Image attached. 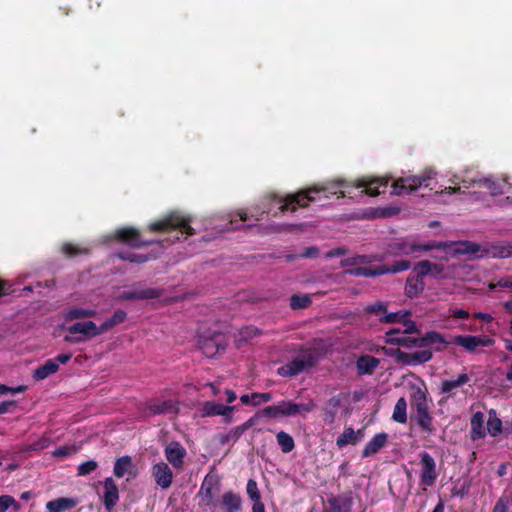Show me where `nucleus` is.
Listing matches in <instances>:
<instances>
[{
	"label": "nucleus",
	"instance_id": "1",
	"mask_svg": "<svg viewBox=\"0 0 512 512\" xmlns=\"http://www.w3.org/2000/svg\"><path fill=\"white\" fill-rule=\"evenodd\" d=\"M337 187H347L343 180H337L329 186L313 185L296 193H291L285 197L274 193L269 194L266 200L269 203L279 205L280 212H295L298 208L308 207L311 202L320 201L322 198H329V195H337L338 198L346 196L345 191H337Z\"/></svg>",
	"mask_w": 512,
	"mask_h": 512
},
{
	"label": "nucleus",
	"instance_id": "2",
	"mask_svg": "<svg viewBox=\"0 0 512 512\" xmlns=\"http://www.w3.org/2000/svg\"><path fill=\"white\" fill-rule=\"evenodd\" d=\"M384 342L388 345L403 347L406 349H412L415 347L423 349H429L431 345L438 343H446V339L443 334L430 331L422 337H411L408 334H402L401 329L393 328L385 333Z\"/></svg>",
	"mask_w": 512,
	"mask_h": 512
},
{
	"label": "nucleus",
	"instance_id": "3",
	"mask_svg": "<svg viewBox=\"0 0 512 512\" xmlns=\"http://www.w3.org/2000/svg\"><path fill=\"white\" fill-rule=\"evenodd\" d=\"M191 221L190 216L183 215L180 212H171L163 218L150 223L147 229L153 233L178 231L181 235L192 236L195 234V230L190 225Z\"/></svg>",
	"mask_w": 512,
	"mask_h": 512
},
{
	"label": "nucleus",
	"instance_id": "4",
	"mask_svg": "<svg viewBox=\"0 0 512 512\" xmlns=\"http://www.w3.org/2000/svg\"><path fill=\"white\" fill-rule=\"evenodd\" d=\"M317 363L316 351L312 348L302 347L294 358L278 368L277 373L282 377H293L307 368L314 367Z\"/></svg>",
	"mask_w": 512,
	"mask_h": 512
},
{
	"label": "nucleus",
	"instance_id": "5",
	"mask_svg": "<svg viewBox=\"0 0 512 512\" xmlns=\"http://www.w3.org/2000/svg\"><path fill=\"white\" fill-rule=\"evenodd\" d=\"M67 331L64 341L71 344H79L102 334L100 326L93 321L76 322L69 326Z\"/></svg>",
	"mask_w": 512,
	"mask_h": 512
},
{
	"label": "nucleus",
	"instance_id": "6",
	"mask_svg": "<svg viewBox=\"0 0 512 512\" xmlns=\"http://www.w3.org/2000/svg\"><path fill=\"white\" fill-rule=\"evenodd\" d=\"M413 401L416 423L422 432L432 435L435 432V427L433 426V417L429 411L425 393L418 389L413 396Z\"/></svg>",
	"mask_w": 512,
	"mask_h": 512
},
{
	"label": "nucleus",
	"instance_id": "7",
	"mask_svg": "<svg viewBox=\"0 0 512 512\" xmlns=\"http://www.w3.org/2000/svg\"><path fill=\"white\" fill-rule=\"evenodd\" d=\"M385 355L394 358L396 363L406 366H416L429 362L433 358L431 349L418 350L412 353L402 351L400 348H385Z\"/></svg>",
	"mask_w": 512,
	"mask_h": 512
},
{
	"label": "nucleus",
	"instance_id": "8",
	"mask_svg": "<svg viewBox=\"0 0 512 512\" xmlns=\"http://www.w3.org/2000/svg\"><path fill=\"white\" fill-rule=\"evenodd\" d=\"M113 238L119 243L131 248L139 249L160 243L157 239H144L140 231L134 227L126 226L115 230Z\"/></svg>",
	"mask_w": 512,
	"mask_h": 512
},
{
	"label": "nucleus",
	"instance_id": "9",
	"mask_svg": "<svg viewBox=\"0 0 512 512\" xmlns=\"http://www.w3.org/2000/svg\"><path fill=\"white\" fill-rule=\"evenodd\" d=\"M221 481L218 475L208 473L200 486V489L197 493V497L199 498V505L201 507H211L216 506L217 502L215 501V496L220 492Z\"/></svg>",
	"mask_w": 512,
	"mask_h": 512
},
{
	"label": "nucleus",
	"instance_id": "10",
	"mask_svg": "<svg viewBox=\"0 0 512 512\" xmlns=\"http://www.w3.org/2000/svg\"><path fill=\"white\" fill-rule=\"evenodd\" d=\"M432 171L419 176L402 177L394 181L392 185V194L403 195L416 191L419 187H429V181L432 179Z\"/></svg>",
	"mask_w": 512,
	"mask_h": 512
},
{
	"label": "nucleus",
	"instance_id": "11",
	"mask_svg": "<svg viewBox=\"0 0 512 512\" xmlns=\"http://www.w3.org/2000/svg\"><path fill=\"white\" fill-rule=\"evenodd\" d=\"M447 243L430 241L425 244H415L406 239H401L391 245V251L394 256L411 255L416 252L430 251L434 249H445Z\"/></svg>",
	"mask_w": 512,
	"mask_h": 512
},
{
	"label": "nucleus",
	"instance_id": "12",
	"mask_svg": "<svg viewBox=\"0 0 512 512\" xmlns=\"http://www.w3.org/2000/svg\"><path fill=\"white\" fill-rule=\"evenodd\" d=\"M445 344H454L463 347L466 351L473 353L477 347H489L494 344V340L487 335H456Z\"/></svg>",
	"mask_w": 512,
	"mask_h": 512
},
{
	"label": "nucleus",
	"instance_id": "13",
	"mask_svg": "<svg viewBox=\"0 0 512 512\" xmlns=\"http://www.w3.org/2000/svg\"><path fill=\"white\" fill-rule=\"evenodd\" d=\"M198 347L206 357L212 358L219 353V351H224L226 345L223 335L219 332H213L209 336L199 334Z\"/></svg>",
	"mask_w": 512,
	"mask_h": 512
},
{
	"label": "nucleus",
	"instance_id": "14",
	"mask_svg": "<svg viewBox=\"0 0 512 512\" xmlns=\"http://www.w3.org/2000/svg\"><path fill=\"white\" fill-rule=\"evenodd\" d=\"M421 473L420 481L424 486L434 485L438 473L434 458L426 451L420 454Z\"/></svg>",
	"mask_w": 512,
	"mask_h": 512
},
{
	"label": "nucleus",
	"instance_id": "15",
	"mask_svg": "<svg viewBox=\"0 0 512 512\" xmlns=\"http://www.w3.org/2000/svg\"><path fill=\"white\" fill-rule=\"evenodd\" d=\"M179 410L177 402L171 399L162 400L153 398L147 402L144 411L146 416L162 415V414H175Z\"/></svg>",
	"mask_w": 512,
	"mask_h": 512
},
{
	"label": "nucleus",
	"instance_id": "16",
	"mask_svg": "<svg viewBox=\"0 0 512 512\" xmlns=\"http://www.w3.org/2000/svg\"><path fill=\"white\" fill-rule=\"evenodd\" d=\"M163 293L162 288H137L123 291L118 298L122 301L150 300L161 297Z\"/></svg>",
	"mask_w": 512,
	"mask_h": 512
},
{
	"label": "nucleus",
	"instance_id": "17",
	"mask_svg": "<svg viewBox=\"0 0 512 512\" xmlns=\"http://www.w3.org/2000/svg\"><path fill=\"white\" fill-rule=\"evenodd\" d=\"M104 507L107 511H112L119 501V489L112 477H107L103 481V492L101 495Z\"/></svg>",
	"mask_w": 512,
	"mask_h": 512
},
{
	"label": "nucleus",
	"instance_id": "18",
	"mask_svg": "<svg viewBox=\"0 0 512 512\" xmlns=\"http://www.w3.org/2000/svg\"><path fill=\"white\" fill-rule=\"evenodd\" d=\"M236 409L235 406H225L214 401H206L202 406V415L205 417L223 416L226 423L232 421L231 413Z\"/></svg>",
	"mask_w": 512,
	"mask_h": 512
},
{
	"label": "nucleus",
	"instance_id": "19",
	"mask_svg": "<svg viewBox=\"0 0 512 512\" xmlns=\"http://www.w3.org/2000/svg\"><path fill=\"white\" fill-rule=\"evenodd\" d=\"M424 275L420 274V271L414 270L407 277L404 293L410 298L418 297L425 289Z\"/></svg>",
	"mask_w": 512,
	"mask_h": 512
},
{
	"label": "nucleus",
	"instance_id": "20",
	"mask_svg": "<svg viewBox=\"0 0 512 512\" xmlns=\"http://www.w3.org/2000/svg\"><path fill=\"white\" fill-rule=\"evenodd\" d=\"M165 456L174 468L179 469L184 464L186 450L179 442L172 441L165 447Z\"/></svg>",
	"mask_w": 512,
	"mask_h": 512
},
{
	"label": "nucleus",
	"instance_id": "21",
	"mask_svg": "<svg viewBox=\"0 0 512 512\" xmlns=\"http://www.w3.org/2000/svg\"><path fill=\"white\" fill-rule=\"evenodd\" d=\"M152 475L155 482L162 489H167L171 486L173 480V472L165 462H159L153 465Z\"/></svg>",
	"mask_w": 512,
	"mask_h": 512
},
{
	"label": "nucleus",
	"instance_id": "22",
	"mask_svg": "<svg viewBox=\"0 0 512 512\" xmlns=\"http://www.w3.org/2000/svg\"><path fill=\"white\" fill-rule=\"evenodd\" d=\"M262 413L271 418L294 417L293 401L282 400L276 405L266 406Z\"/></svg>",
	"mask_w": 512,
	"mask_h": 512
},
{
	"label": "nucleus",
	"instance_id": "23",
	"mask_svg": "<svg viewBox=\"0 0 512 512\" xmlns=\"http://www.w3.org/2000/svg\"><path fill=\"white\" fill-rule=\"evenodd\" d=\"M389 179L387 178H373V179H359L355 185L357 188H364L363 192L370 196H377L380 194V187H387Z\"/></svg>",
	"mask_w": 512,
	"mask_h": 512
},
{
	"label": "nucleus",
	"instance_id": "24",
	"mask_svg": "<svg viewBox=\"0 0 512 512\" xmlns=\"http://www.w3.org/2000/svg\"><path fill=\"white\" fill-rule=\"evenodd\" d=\"M453 255H475L480 251V246L471 241L446 242Z\"/></svg>",
	"mask_w": 512,
	"mask_h": 512
},
{
	"label": "nucleus",
	"instance_id": "25",
	"mask_svg": "<svg viewBox=\"0 0 512 512\" xmlns=\"http://www.w3.org/2000/svg\"><path fill=\"white\" fill-rule=\"evenodd\" d=\"M134 463L131 456L125 455L116 459L113 467V474L116 478H122L124 475L135 476Z\"/></svg>",
	"mask_w": 512,
	"mask_h": 512
},
{
	"label": "nucleus",
	"instance_id": "26",
	"mask_svg": "<svg viewBox=\"0 0 512 512\" xmlns=\"http://www.w3.org/2000/svg\"><path fill=\"white\" fill-rule=\"evenodd\" d=\"M388 435L384 432L376 434L363 448L362 457L367 458L378 453L387 443Z\"/></svg>",
	"mask_w": 512,
	"mask_h": 512
},
{
	"label": "nucleus",
	"instance_id": "27",
	"mask_svg": "<svg viewBox=\"0 0 512 512\" xmlns=\"http://www.w3.org/2000/svg\"><path fill=\"white\" fill-rule=\"evenodd\" d=\"M378 358L371 355H361L356 361V370L358 375H370L379 365Z\"/></svg>",
	"mask_w": 512,
	"mask_h": 512
},
{
	"label": "nucleus",
	"instance_id": "28",
	"mask_svg": "<svg viewBox=\"0 0 512 512\" xmlns=\"http://www.w3.org/2000/svg\"><path fill=\"white\" fill-rule=\"evenodd\" d=\"M221 507L224 512H241V496L233 491H227L222 495Z\"/></svg>",
	"mask_w": 512,
	"mask_h": 512
},
{
	"label": "nucleus",
	"instance_id": "29",
	"mask_svg": "<svg viewBox=\"0 0 512 512\" xmlns=\"http://www.w3.org/2000/svg\"><path fill=\"white\" fill-rule=\"evenodd\" d=\"M77 504L76 498L62 497L47 502L46 509L48 512H65L72 510Z\"/></svg>",
	"mask_w": 512,
	"mask_h": 512
},
{
	"label": "nucleus",
	"instance_id": "30",
	"mask_svg": "<svg viewBox=\"0 0 512 512\" xmlns=\"http://www.w3.org/2000/svg\"><path fill=\"white\" fill-rule=\"evenodd\" d=\"M342 395L338 394L327 400L325 406L323 407L324 411V420L327 424H333L335 422L339 407L342 403Z\"/></svg>",
	"mask_w": 512,
	"mask_h": 512
},
{
	"label": "nucleus",
	"instance_id": "31",
	"mask_svg": "<svg viewBox=\"0 0 512 512\" xmlns=\"http://www.w3.org/2000/svg\"><path fill=\"white\" fill-rule=\"evenodd\" d=\"M486 436L484 428V414L480 411L473 414L471 418L470 438L472 441L483 439Z\"/></svg>",
	"mask_w": 512,
	"mask_h": 512
},
{
	"label": "nucleus",
	"instance_id": "32",
	"mask_svg": "<svg viewBox=\"0 0 512 512\" xmlns=\"http://www.w3.org/2000/svg\"><path fill=\"white\" fill-rule=\"evenodd\" d=\"M361 437V430L355 432V430L352 427H347L345 428L344 432L338 436L336 440V445L339 448H343L348 444L355 445L360 441Z\"/></svg>",
	"mask_w": 512,
	"mask_h": 512
},
{
	"label": "nucleus",
	"instance_id": "33",
	"mask_svg": "<svg viewBox=\"0 0 512 512\" xmlns=\"http://www.w3.org/2000/svg\"><path fill=\"white\" fill-rule=\"evenodd\" d=\"M346 274H349L351 276L355 277H376L380 275L385 274V270L382 266L377 267H358V266H352L351 268L345 270Z\"/></svg>",
	"mask_w": 512,
	"mask_h": 512
},
{
	"label": "nucleus",
	"instance_id": "34",
	"mask_svg": "<svg viewBox=\"0 0 512 512\" xmlns=\"http://www.w3.org/2000/svg\"><path fill=\"white\" fill-rule=\"evenodd\" d=\"M470 380L469 375L466 373L460 374L454 380H443L441 383V393L447 394L448 397H452L454 394L453 390L461 387L462 385L468 383Z\"/></svg>",
	"mask_w": 512,
	"mask_h": 512
},
{
	"label": "nucleus",
	"instance_id": "35",
	"mask_svg": "<svg viewBox=\"0 0 512 512\" xmlns=\"http://www.w3.org/2000/svg\"><path fill=\"white\" fill-rule=\"evenodd\" d=\"M58 371V364L55 360L49 359L43 365L34 370L33 378L37 381L44 380Z\"/></svg>",
	"mask_w": 512,
	"mask_h": 512
},
{
	"label": "nucleus",
	"instance_id": "36",
	"mask_svg": "<svg viewBox=\"0 0 512 512\" xmlns=\"http://www.w3.org/2000/svg\"><path fill=\"white\" fill-rule=\"evenodd\" d=\"M414 270L420 271V274L424 276H438L443 273L444 267L441 264L432 263L428 260H422L414 266Z\"/></svg>",
	"mask_w": 512,
	"mask_h": 512
},
{
	"label": "nucleus",
	"instance_id": "37",
	"mask_svg": "<svg viewBox=\"0 0 512 512\" xmlns=\"http://www.w3.org/2000/svg\"><path fill=\"white\" fill-rule=\"evenodd\" d=\"M97 314L95 309L82 308V307H71L65 312V320L72 321L76 319H85L94 317Z\"/></svg>",
	"mask_w": 512,
	"mask_h": 512
},
{
	"label": "nucleus",
	"instance_id": "38",
	"mask_svg": "<svg viewBox=\"0 0 512 512\" xmlns=\"http://www.w3.org/2000/svg\"><path fill=\"white\" fill-rule=\"evenodd\" d=\"M126 318L127 313L122 309H117L109 319H106L103 323H101L100 332H102V334L106 333L115 326L123 323Z\"/></svg>",
	"mask_w": 512,
	"mask_h": 512
},
{
	"label": "nucleus",
	"instance_id": "39",
	"mask_svg": "<svg viewBox=\"0 0 512 512\" xmlns=\"http://www.w3.org/2000/svg\"><path fill=\"white\" fill-rule=\"evenodd\" d=\"M407 402L404 397H401L397 400L394 411L392 414V419L401 424H405L407 422Z\"/></svg>",
	"mask_w": 512,
	"mask_h": 512
},
{
	"label": "nucleus",
	"instance_id": "40",
	"mask_svg": "<svg viewBox=\"0 0 512 512\" xmlns=\"http://www.w3.org/2000/svg\"><path fill=\"white\" fill-rule=\"evenodd\" d=\"M411 313L407 310H400L397 312H391L387 313L379 318V321L381 323H403L405 321V318L410 317Z\"/></svg>",
	"mask_w": 512,
	"mask_h": 512
},
{
	"label": "nucleus",
	"instance_id": "41",
	"mask_svg": "<svg viewBox=\"0 0 512 512\" xmlns=\"http://www.w3.org/2000/svg\"><path fill=\"white\" fill-rule=\"evenodd\" d=\"M278 445L281 447L282 452L289 453L295 448L293 437L285 431H280L276 435Z\"/></svg>",
	"mask_w": 512,
	"mask_h": 512
},
{
	"label": "nucleus",
	"instance_id": "42",
	"mask_svg": "<svg viewBox=\"0 0 512 512\" xmlns=\"http://www.w3.org/2000/svg\"><path fill=\"white\" fill-rule=\"evenodd\" d=\"M316 408V404L312 398H309L304 403H295L293 402L294 409V417L303 416L305 417L307 414L313 412Z\"/></svg>",
	"mask_w": 512,
	"mask_h": 512
},
{
	"label": "nucleus",
	"instance_id": "43",
	"mask_svg": "<svg viewBox=\"0 0 512 512\" xmlns=\"http://www.w3.org/2000/svg\"><path fill=\"white\" fill-rule=\"evenodd\" d=\"M116 257L123 261H129L131 263L143 264L151 259L150 255L147 254H136L132 252H119Z\"/></svg>",
	"mask_w": 512,
	"mask_h": 512
},
{
	"label": "nucleus",
	"instance_id": "44",
	"mask_svg": "<svg viewBox=\"0 0 512 512\" xmlns=\"http://www.w3.org/2000/svg\"><path fill=\"white\" fill-rule=\"evenodd\" d=\"M243 435V432L239 428V426H236L232 429H230L227 433L220 434L218 436V442L221 445H227L228 443H235L237 442L240 437Z\"/></svg>",
	"mask_w": 512,
	"mask_h": 512
},
{
	"label": "nucleus",
	"instance_id": "45",
	"mask_svg": "<svg viewBox=\"0 0 512 512\" xmlns=\"http://www.w3.org/2000/svg\"><path fill=\"white\" fill-rule=\"evenodd\" d=\"M312 303L309 295H292L290 297V307L293 310L307 308Z\"/></svg>",
	"mask_w": 512,
	"mask_h": 512
},
{
	"label": "nucleus",
	"instance_id": "46",
	"mask_svg": "<svg viewBox=\"0 0 512 512\" xmlns=\"http://www.w3.org/2000/svg\"><path fill=\"white\" fill-rule=\"evenodd\" d=\"M61 251L67 257H76L78 255L89 253V249L79 247L78 245L70 243V242L64 243L61 247Z\"/></svg>",
	"mask_w": 512,
	"mask_h": 512
},
{
	"label": "nucleus",
	"instance_id": "47",
	"mask_svg": "<svg viewBox=\"0 0 512 512\" xmlns=\"http://www.w3.org/2000/svg\"><path fill=\"white\" fill-rule=\"evenodd\" d=\"M385 270V274L387 273H399L410 269L411 262L409 260H396L391 265L385 266L382 265Z\"/></svg>",
	"mask_w": 512,
	"mask_h": 512
},
{
	"label": "nucleus",
	"instance_id": "48",
	"mask_svg": "<svg viewBox=\"0 0 512 512\" xmlns=\"http://www.w3.org/2000/svg\"><path fill=\"white\" fill-rule=\"evenodd\" d=\"M99 464L95 460L85 461L77 466L78 476H87L98 468Z\"/></svg>",
	"mask_w": 512,
	"mask_h": 512
},
{
	"label": "nucleus",
	"instance_id": "49",
	"mask_svg": "<svg viewBox=\"0 0 512 512\" xmlns=\"http://www.w3.org/2000/svg\"><path fill=\"white\" fill-rule=\"evenodd\" d=\"M364 312L367 314H374V315H385L387 312V304L382 301H376L374 303H371L367 305L364 308Z\"/></svg>",
	"mask_w": 512,
	"mask_h": 512
},
{
	"label": "nucleus",
	"instance_id": "50",
	"mask_svg": "<svg viewBox=\"0 0 512 512\" xmlns=\"http://www.w3.org/2000/svg\"><path fill=\"white\" fill-rule=\"evenodd\" d=\"M246 491L249 496V498L252 501H257L261 499V494L258 489L257 482L253 479H249L246 486Z\"/></svg>",
	"mask_w": 512,
	"mask_h": 512
},
{
	"label": "nucleus",
	"instance_id": "51",
	"mask_svg": "<svg viewBox=\"0 0 512 512\" xmlns=\"http://www.w3.org/2000/svg\"><path fill=\"white\" fill-rule=\"evenodd\" d=\"M260 334V330L255 326H245L239 331V336L242 340L248 341Z\"/></svg>",
	"mask_w": 512,
	"mask_h": 512
},
{
	"label": "nucleus",
	"instance_id": "52",
	"mask_svg": "<svg viewBox=\"0 0 512 512\" xmlns=\"http://www.w3.org/2000/svg\"><path fill=\"white\" fill-rule=\"evenodd\" d=\"M487 430L492 436H497L502 432V422L499 418H489L487 422Z\"/></svg>",
	"mask_w": 512,
	"mask_h": 512
},
{
	"label": "nucleus",
	"instance_id": "53",
	"mask_svg": "<svg viewBox=\"0 0 512 512\" xmlns=\"http://www.w3.org/2000/svg\"><path fill=\"white\" fill-rule=\"evenodd\" d=\"M371 258L367 255H357L342 261V266H357L359 264L369 263Z\"/></svg>",
	"mask_w": 512,
	"mask_h": 512
},
{
	"label": "nucleus",
	"instance_id": "54",
	"mask_svg": "<svg viewBox=\"0 0 512 512\" xmlns=\"http://www.w3.org/2000/svg\"><path fill=\"white\" fill-rule=\"evenodd\" d=\"M251 397H252V405L253 406H259L262 403H267L272 400V394L270 392H266V393L254 392L251 394Z\"/></svg>",
	"mask_w": 512,
	"mask_h": 512
},
{
	"label": "nucleus",
	"instance_id": "55",
	"mask_svg": "<svg viewBox=\"0 0 512 512\" xmlns=\"http://www.w3.org/2000/svg\"><path fill=\"white\" fill-rule=\"evenodd\" d=\"M49 440L45 437L38 439L37 441L29 444L24 450L25 451H39L47 448Z\"/></svg>",
	"mask_w": 512,
	"mask_h": 512
},
{
	"label": "nucleus",
	"instance_id": "56",
	"mask_svg": "<svg viewBox=\"0 0 512 512\" xmlns=\"http://www.w3.org/2000/svg\"><path fill=\"white\" fill-rule=\"evenodd\" d=\"M260 417H266L262 410L258 411L254 416L250 417L247 421H245L243 424L239 425V428L244 433L246 430L250 429L252 426H254L257 423V420Z\"/></svg>",
	"mask_w": 512,
	"mask_h": 512
},
{
	"label": "nucleus",
	"instance_id": "57",
	"mask_svg": "<svg viewBox=\"0 0 512 512\" xmlns=\"http://www.w3.org/2000/svg\"><path fill=\"white\" fill-rule=\"evenodd\" d=\"M405 326V329L402 331V334H414L420 333V330L416 323L410 319V317L405 318V321L402 323Z\"/></svg>",
	"mask_w": 512,
	"mask_h": 512
},
{
	"label": "nucleus",
	"instance_id": "58",
	"mask_svg": "<svg viewBox=\"0 0 512 512\" xmlns=\"http://www.w3.org/2000/svg\"><path fill=\"white\" fill-rule=\"evenodd\" d=\"M16 500L9 495H2L0 496V509L3 511H7L12 505H16Z\"/></svg>",
	"mask_w": 512,
	"mask_h": 512
},
{
	"label": "nucleus",
	"instance_id": "59",
	"mask_svg": "<svg viewBox=\"0 0 512 512\" xmlns=\"http://www.w3.org/2000/svg\"><path fill=\"white\" fill-rule=\"evenodd\" d=\"M319 254V249L316 246L306 247L300 254V258H315Z\"/></svg>",
	"mask_w": 512,
	"mask_h": 512
},
{
	"label": "nucleus",
	"instance_id": "60",
	"mask_svg": "<svg viewBox=\"0 0 512 512\" xmlns=\"http://www.w3.org/2000/svg\"><path fill=\"white\" fill-rule=\"evenodd\" d=\"M484 186L488 188L492 195H499L502 193L500 186L490 179L484 180Z\"/></svg>",
	"mask_w": 512,
	"mask_h": 512
},
{
	"label": "nucleus",
	"instance_id": "61",
	"mask_svg": "<svg viewBox=\"0 0 512 512\" xmlns=\"http://www.w3.org/2000/svg\"><path fill=\"white\" fill-rule=\"evenodd\" d=\"M328 505L329 507L326 508L323 512H341L342 507L336 498L329 499Z\"/></svg>",
	"mask_w": 512,
	"mask_h": 512
},
{
	"label": "nucleus",
	"instance_id": "62",
	"mask_svg": "<svg viewBox=\"0 0 512 512\" xmlns=\"http://www.w3.org/2000/svg\"><path fill=\"white\" fill-rule=\"evenodd\" d=\"M71 448L67 446L59 447L54 451V456L56 457H67L71 454Z\"/></svg>",
	"mask_w": 512,
	"mask_h": 512
},
{
	"label": "nucleus",
	"instance_id": "63",
	"mask_svg": "<svg viewBox=\"0 0 512 512\" xmlns=\"http://www.w3.org/2000/svg\"><path fill=\"white\" fill-rule=\"evenodd\" d=\"M16 402L15 401H3L0 403V415L5 414L9 412L11 407H15Z\"/></svg>",
	"mask_w": 512,
	"mask_h": 512
},
{
	"label": "nucleus",
	"instance_id": "64",
	"mask_svg": "<svg viewBox=\"0 0 512 512\" xmlns=\"http://www.w3.org/2000/svg\"><path fill=\"white\" fill-rule=\"evenodd\" d=\"M71 358H72L71 353H63V354L57 355L53 360H55L56 363L59 365V364H66L68 361H70Z\"/></svg>",
	"mask_w": 512,
	"mask_h": 512
}]
</instances>
